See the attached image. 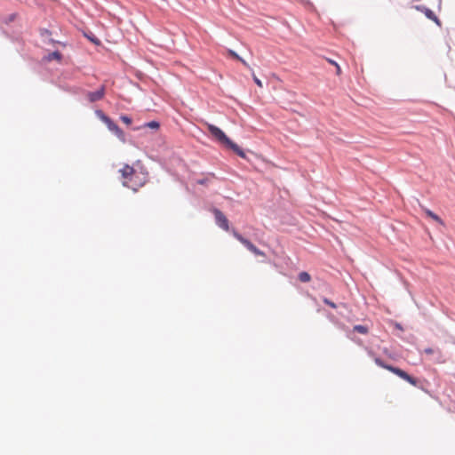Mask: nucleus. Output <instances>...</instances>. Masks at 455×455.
<instances>
[{"mask_svg": "<svg viewBox=\"0 0 455 455\" xmlns=\"http://www.w3.org/2000/svg\"><path fill=\"white\" fill-rule=\"evenodd\" d=\"M121 177L123 179V185L134 191L145 185L148 180L147 172H138L132 166L124 164L122 169L119 170Z\"/></svg>", "mask_w": 455, "mask_h": 455, "instance_id": "f257e3e1", "label": "nucleus"}, {"mask_svg": "<svg viewBox=\"0 0 455 455\" xmlns=\"http://www.w3.org/2000/svg\"><path fill=\"white\" fill-rule=\"evenodd\" d=\"M207 129L211 135L221 145L225 146L228 148L232 149L236 155H238L242 158H245L246 155L244 151L235 142H233L225 132L220 129L219 127L206 123Z\"/></svg>", "mask_w": 455, "mask_h": 455, "instance_id": "f03ea898", "label": "nucleus"}, {"mask_svg": "<svg viewBox=\"0 0 455 455\" xmlns=\"http://www.w3.org/2000/svg\"><path fill=\"white\" fill-rule=\"evenodd\" d=\"M374 362L378 366L393 372L394 374L397 375L403 380L409 382L411 385L417 386L418 380L415 378L410 376L406 371H403L402 369L387 364L379 357H375Z\"/></svg>", "mask_w": 455, "mask_h": 455, "instance_id": "7ed1b4c3", "label": "nucleus"}, {"mask_svg": "<svg viewBox=\"0 0 455 455\" xmlns=\"http://www.w3.org/2000/svg\"><path fill=\"white\" fill-rule=\"evenodd\" d=\"M97 116L108 126V130L116 135V137L122 140L125 141L124 132L119 128V126L114 123L108 116H106L101 110H97Z\"/></svg>", "mask_w": 455, "mask_h": 455, "instance_id": "20e7f679", "label": "nucleus"}, {"mask_svg": "<svg viewBox=\"0 0 455 455\" xmlns=\"http://www.w3.org/2000/svg\"><path fill=\"white\" fill-rule=\"evenodd\" d=\"M234 236L242 243L250 251H251L253 254L257 256H265L266 254L259 250L252 243H251L248 239L244 238L243 235H241L236 231H233Z\"/></svg>", "mask_w": 455, "mask_h": 455, "instance_id": "39448f33", "label": "nucleus"}, {"mask_svg": "<svg viewBox=\"0 0 455 455\" xmlns=\"http://www.w3.org/2000/svg\"><path fill=\"white\" fill-rule=\"evenodd\" d=\"M213 214H214V217H215V220H216V223L217 225L221 228L222 229H224L225 231H228L229 230V223H228V220L227 219V217L223 214L222 212H220V210L218 209H214L213 210Z\"/></svg>", "mask_w": 455, "mask_h": 455, "instance_id": "423d86ee", "label": "nucleus"}, {"mask_svg": "<svg viewBox=\"0 0 455 455\" xmlns=\"http://www.w3.org/2000/svg\"><path fill=\"white\" fill-rule=\"evenodd\" d=\"M105 95V86H100L96 92H89L86 93V97L90 102H95L103 99Z\"/></svg>", "mask_w": 455, "mask_h": 455, "instance_id": "0eeeda50", "label": "nucleus"}, {"mask_svg": "<svg viewBox=\"0 0 455 455\" xmlns=\"http://www.w3.org/2000/svg\"><path fill=\"white\" fill-rule=\"evenodd\" d=\"M415 9L419 11V12H423L427 19L435 21L438 25L440 24V21H439L437 16L430 9H428L426 6H423V5H417V6H415Z\"/></svg>", "mask_w": 455, "mask_h": 455, "instance_id": "6e6552de", "label": "nucleus"}, {"mask_svg": "<svg viewBox=\"0 0 455 455\" xmlns=\"http://www.w3.org/2000/svg\"><path fill=\"white\" fill-rule=\"evenodd\" d=\"M228 56L237 60L238 61H240L244 67H246L248 68H251L249 64L243 58H241L235 52H234L233 50L228 49Z\"/></svg>", "mask_w": 455, "mask_h": 455, "instance_id": "1a4fd4ad", "label": "nucleus"}, {"mask_svg": "<svg viewBox=\"0 0 455 455\" xmlns=\"http://www.w3.org/2000/svg\"><path fill=\"white\" fill-rule=\"evenodd\" d=\"M62 59V55L60 52L58 51H55V52H52L51 53H49L46 57H45V60L47 61H52L53 60H56L58 61H60Z\"/></svg>", "mask_w": 455, "mask_h": 455, "instance_id": "9d476101", "label": "nucleus"}, {"mask_svg": "<svg viewBox=\"0 0 455 455\" xmlns=\"http://www.w3.org/2000/svg\"><path fill=\"white\" fill-rule=\"evenodd\" d=\"M425 213L427 214V216H428L429 218H431L432 220H434L440 225H443V220L438 215H436L435 212H433L432 211H430L428 209H425Z\"/></svg>", "mask_w": 455, "mask_h": 455, "instance_id": "9b49d317", "label": "nucleus"}, {"mask_svg": "<svg viewBox=\"0 0 455 455\" xmlns=\"http://www.w3.org/2000/svg\"><path fill=\"white\" fill-rule=\"evenodd\" d=\"M353 330L356 332H359L361 334H367L369 332V328L365 325H361V324H358V325H355Z\"/></svg>", "mask_w": 455, "mask_h": 455, "instance_id": "f8f14e48", "label": "nucleus"}, {"mask_svg": "<svg viewBox=\"0 0 455 455\" xmlns=\"http://www.w3.org/2000/svg\"><path fill=\"white\" fill-rule=\"evenodd\" d=\"M299 280L302 283H308L311 280V276L307 272H300L299 274Z\"/></svg>", "mask_w": 455, "mask_h": 455, "instance_id": "ddd939ff", "label": "nucleus"}, {"mask_svg": "<svg viewBox=\"0 0 455 455\" xmlns=\"http://www.w3.org/2000/svg\"><path fill=\"white\" fill-rule=\"evenodd\" d=\"M159 126H160V124L156 121H151V122L146 123L143 125V127H148V128L155 129V130H157L159 128Z\"/></svg>", "mask_w": 455, "mask_h": 455, "instance_id": "4468645a", "label": "nucleus"}, {"mask_svg": "<svg viewBox=\"0 0 455 455\" xmlns=\"http://www.w3.org/2000/svg\"><path fill=\"white\" fill-rule=\"evenodd\" d=\"M252 78H253V81L254 83L259 86V87H262L263 84H262V82L256 76V75L254 74V72L252 71Z\"/></svg>", "mask_w": 455, "mask_h": 455, "instance_id": "2eb2a0df", "label": "nucleus"}, {"mask_svg": "<svg viewBox=\"0 0 455 455\" xmlns=\"http://www.w3.org/2000/svg\"><path fill=\"white\" fill-rule=\"evenodd\" d=\"M120 119L127 125L132 124V119L127 116H121Z\"/></svg>", "mask_w": 455, "mask_h": 455, "instance_id": "dca6fc26", "label": "nucleus"}, {"mask_svg": "<svg viewBox=\"0 0 455 455\" xmlns=\"http://www.w3.org/2000/svg\"><path fill=\"white\" fill-rule=\"evenodd\" d=\"M323 302H324V304L330 306L332 308H336L337 307V306H336V304L334 302L331 301L330 299H328L326 298L323 299Z\"/></svg>", "mask_w": 455, "mask_h": 455, "instance_id": "f3484780", "label": "nucleus"}, {"mask_svg": "<svg viewBox=\"0 0 455 455\" xmlns=\"http://www.w3.org/2000/svg\"><path fill=\"white\" fill-rule=\"evenodd\" d=\"M424 353L427 355H432L435 353V350L433 348L428 347L424 349Z\"/></svg>", "mask_w": 455, "mask_h": 455, "instance_id": "a211bd4d", "label": "nucleus"}, {"mask_svg": "<svg viewBox=\"0 0 455 455\" xmlns=\"http://www.w3.org/2000/svg\"><path fill=\"white\" fill-rule=\"evenodd\" d=\"M335 67H336V74H337L338 76H340V74H341V68H340L339 65V64H336V66H335Z\"/></svg>", "mask_w": 455, "mask_h": 455, "instance_id": "6ab92c4d", "label": "nucleus"}, {"mask_svg": "<svg viewBox=\"0 0 455 455\" xmlns=\"http://www.w3.org/2000/svg\"><path fill=\"white\" fill-rule=\"evenodd\" d=\"M89 39L95 44H100V40L95 38V37H89Z\"/></svg>", "mask_w": 455, "mask_h": 455, "instance_id": "aec40b11", "label": "nucleus"}, {"mask_svg": "<svg viewBox=\"0 0 455 455\" xmlns=\"http://www.w3.org/2000/svg\"><path fill=\"white\" fill-rule=\"evenodd\" d=\"M327 61H328L331 65H333V66H336V64H338L335 60H331V59H327Z\"/></svg>", "mask_w": 455, "mask_h": 455, "instance_id": "412c9836", "label": "nucleus"}, {"mask_svg": "<svg viewBox=\"0 0 455 455\" xmlns=\"http://www.w3.org/2000/svg\"><path fill=\"white\" fill-rule=\"evenodd\" d=\"M206 182H207V180H204H204H199L197 181V183H198V184H201V185H204V184H206Z\"/></svg>", "mask_w": 455, "mask_h": 455, "instance_id": "4be33fe9", "label": "nucleus"}]
</instances>
